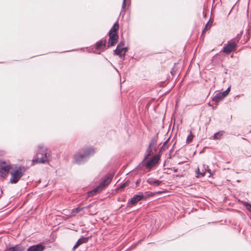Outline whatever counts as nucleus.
Wrapping results in <instances>:
<instances>
[{
	"mask_svg": "<svg viewBox=\"0 0 251 251\" xmlns=\"http://www.w3.org/2000/svg\"><path fill=\"white\" fill-rule=\"evenodd\" d=\"M156 142V139L155 138H153L151 140V141L149 145V147H150L151 148V147L154 145Z\"/></svg>",
	"mask_w": 251,
	"mask_h": 251,
	"instance_id": "27",
	"label": "nucleus"
},
{
	"mask_svg": "<svg viewBox=\"0 0 251 251\" xmlns=\"http://www.w3.org/2000/svg\"><path fill=\"white\" fill-rule=\"evenodd\" d=\"M222 133L221 132H218L216 133L214 135V139H220V137L222 136Z\"/></svg>",
	"mask_w": 251,
	"mask_h": 251,
	"instance_id": "25",
	"label": "nucleus"
},
{
	"mask_svg": "<svg viewBox=\"0 0 251 251\" xmlns=\"http://www.w3.org/2000/svg\"><path fill=\"white\" fill-rule=\"evenodd\" d=\"M12 168V166L9 161L0 159V176L1 177L6 178Z\"/></svg>",
	"mask_w": 251,
	"mask_h": 251,
	"instance_id": "5",
	"label": "nucleus"
},
{
	"mask_svg": "<svg viewBox=\"0 0 251 251\" xmlns=\"http://www.w3.org/2000/svg\"><path fill=\"white\" fill-rule=\"evenodd\" d=\"M45 249V246L42 243H39L29 247L26 251H44Z\"/></svg>",
	"mask_w": 251,
	"mask_h": 251,
	"instance_id": "8",
	"label": "nucleus"
},
{
	"mask_svg": "<svg viewBox=\"0 0 251 251\" xmlns=\"http://www.w3.org/2000/svg\"><path fill=\"white\" fill-rule=\"evenodd\" d=\"M236 43L235 39L231 40L227 44H226L223 48V51L226 54H229L234 51L236 49Z\"/></svg>",
	"mask_w": 251,
	"mask_h": 251,
	"instance_id": "6",
	"label": "nucleus"
},
{
	"mask_svg": "<svg viewBox=\"0 0 251 251\" xmlns=\"http://www.w3.org/2000/svg\"><path fill=\"white\" fill-rule=\"evenodd\" d=\"M239 35L238 34L237 36V38H238L237 40V42H238V40L240 38V37H239Z\"/></svg>",
	"mask_w": 251,
	"mask_h": 251,
	"instance_id": "33",
	"label": "nucleus"
},
{
	"mask_svg": "<svg viewBox=\"0 0 251 251\" xmlns=\"http://www.w3.org/2000/svg\"><path fill=\"white\" fill-rule=\"evenodd\" d=\"M243 204L246 207V208L251 212V204L246 201L242 202Z\"/></svg>",
	"mask_w": 251,
	"mask_h": 251,
	"instance_id": "22",
	"label": "nucleus"
},
{
	"mask_svg": "<svg viewBox=\"0 0 251 251\" xmlns=\"http://www.w3.org/2000/svg\"><path fill=\"white\" fill-rule=\"evenodd\" d=\"M144 198V196L142 194L139 195H134L130 200L128 201L127 204H135L140 201H141Z\"/></svg>",
	"mask_w": 251,
	"mask_h": 251,
	"instance_id": "11",
	"label": "nucleus"
},
{
	"mask_svg": "<svg viewBox=\"0 0 251 251\" xmlns=\"http://www.w3.org/2000/svg\"><path fill=\"white\" fill-rule=\"evenodd\" d=\"M127 49L126 48H121L120 46H117L116 50H114L115 53L119 57H123L125 56L126 52L127 51Z\"/></svg>",
	"mask_w": 251,
	"mask_h": 251,
	"instance_id": "10",
	"label": "nucleus"
},
{
	"mask_svg": "<svg viewBox=\"0 0 251 251\" xmlns=\"http://www.w3.org/2000/svg\"><path fill=\"white\" fill-rule=\"evenodd\" d=\"M89 207H90V206L84 207H81V208L80 207H76V208H74L72 211L71 216H75V215L77 213H78L79 212H80L81 211H82L83 209L88 208Z\"/></svg>",
	"mask_w": 251,
	"mask_h": 251,
	"instance_id": "17",
	"label": "nucleus"
},
{
	"mask_svg": "<svg viewBox=\"0 0 251 251\" xmlns=\"http://www.w3.org/2000/svg\"><path fill=\"white\" fill-rule=\"evenodd\" d=\"M211 27V25H209V23H207L205 26L204 29L202 31V33H203L206 30H208Z\"/></svg>",
	"mask_w": 251,
	"mask_h": 251,
	"instance_id": "28",
	"label": "nucleus"
},
{
	"mask_svg": "<svg viewBox=\"0 0 251 251\" xmlns=\"http://www.w3.org/2000/svg\"><path fill=\"white\" fill-rule=\"evenodd\" d=\"M168 141V139L167 140H166L164 143L163 146L160 148L159 152H161L163 151H165V150H166L168 148V145H167Z\"/></svg>",
	"mask_w": 251,
	"mask_h": 251,
	"instance_id": "20",
	"label": "nucleus"
},
{
	"mask_svg": "<svg viewBox=\"0 0 251 251\" xmlns=\"http://www.w3.org/2000/svg\"><path fill=\"white\" fill-rule=\"evenodd\" d=\"M206 169L205 168V166L204 165H203V169H202L201 170V172H205V173L206 172Z\"/></svg>",
	"mask_w": 251,
	"mask_h": 251,
	"instance_id": "30",
	"label": "nucleus"
},
{
	"mask_svg": "<svg viewBox=\"0 0 251 251\" xmlns=\"http://www.w3.org/2000/svg\"><path fill=\"white\" fill-rule=\"evenodd\" d=\"M51 152L45 147L39 146L36 157L32 160L33 162L37 163H45L50 161Z\"/></svg>",
	"mask_w": 251,
	"mask_h": 251,
	"instance_id": "1",
	"label": "nucleus"
},
{
	"mask_svg": "<svg viewBox=\"0 0 251 251\" xmlns=\"http://www.w3.org/2000/svg\"><path fill=\"white\" fill-rule=\"evenodd\" d=\"M193 139V135L192 134L191 131L190 132V134L187 136L186 142L187 143H189L191 142Z\"/></svg>",
	"mask_w": 251,
	"mask_h": 251,
	"instance_id": "23",
	"label": "nucleus"
},
{
	"mask_svg": "<svg viewBox=\"0 0 251 251\" xmlns=\"http://www.w3.org/2000/svg\"><path fill=\"white\" fill-rule=\"evenodd\" d=\"M147 182L150 185L153 186H159L162 183V181L153 178H149L147 180Z\"/></svg>",
	"mask_w": 251,
	"mask_h": 251,
	"instance_id": "14",
	"label": "nucleus"
},
{
	"mask_svg": "<svg viewBox=\"0 0 251 251\" xmlns=\"http://www.w3.org/2000/svg\"><path fill=\"white\" fill-rule=\"evenodd\" d=\"M96 49L100 50L105 47V40H101L98 42L96 44Z\"/></svg>",
	"mask_w": 251,
	"mask_h": 251,
	"instance_id": "18",
	"label": "nucleus"
},
{
	"mask_svg": "<svg viewBox=\"0 0 251 251\" xmlns=\"http://www.w3.org/2000/svg\"><path fill=\"white\" fill-rule=\"evenodd\" d=\"M4 251H25V248L21 245H16L14 246L6 247Z\"/></svg>",
	"mask_w": 251,
	"mask_h": 251,
	"instance_id": "9",
	"label": "nucleus"
},
{
	"mask_svg": "<svg viewBox=\"0 0 251 251\" xmlns=\"http://www.w3.org/2000/svg\"><path fill=\"white\" fill-rule=\"evenodd\" d=\"M89 239L88 237H85L84 236H81V238H80L74 247L73 248V250L75 251L76 248H77L80 245H82L83 243H86L88 242Z\"/></svg>",
	"mask_w": 251,
	"mask_h": 251,
	"instance_id": "13",
	"label": "nucleus"
},
{
	"mask_svg": "<svg viewBox=\"0 0 251 251\" xmlns=\"http://www.w3.org/2000/svg\"><path fill=\"white\" fill-rule=\"evenodd\" d=\"M160 159V155L157 154L153 156L151 159L145 162V166L147 169H151L156 165Z\"/></svg>",
	"mask_w": 251,
	"mask_h": 251,
	"instance_id": "7",
	"label": "nucleus"
},
{
	"mask_svg": "<svg viewBox=\"0 0 251 251\" xmlns=\"http://www.w3.org/2000/svg\"><path fill=\"white\" fill-rule=\"evenodd\" d=\"M124 43L123 42H120L117 46H120L121 48L124 47Z\"/></svg>",
	"mask_w": 251,
	"mask_h": 251,
	"instance_id": "29",
	"label": "nucleus"
},
{
	"mask_svg": "<svg viewBox=\"0 0 251 251\" xmlns=\"http://www.w3.org/2000/svg\"><path fill=\"white\" fill-rule=\"evenodd\" d=\"M112 176L111 175H106L103 180L101 181L99 186L97 187L93 190L88 192L89 197L94 196L97 193L101 191L106 186H107L111 181Z\"/></svg>",
	"mask_w": 251,
	"mask_h": 251,
	"instance_id": "4",
	"label": "nucleus"
},
{
	"mask_svg": "<svg viewBox=\"0 0 251 251\" xmlns=\"http://www.w3.org/2000/svg\"><path fill=\"white\" fill-rule=\"evenodd\" d=\"M119 24L117 22L115 23L109 32V34H117V31L119 29Z\"/></svg>",
	"mask_w": 251,
	"mask_h": 251,
	"instance_id": "16",
	"label": "nucleus"
},
{
	"mask_svg": "<svg viewBox=\"0 0 251 251\" xmlns=\"http://www.w3.org/2000/svg\"><path fill=\"white\" fill-rule=\"evenodd\" d=\"M225 95L223 92L216 94L212 98V100L215 102H218L225 98Z\"/></svg>",
	"mask_w": 251,
	"mask_h": 251,
	"instance_id": "15",
	"label": "nucleus"
},
{
	"mask_svg": "<svg viewBox=\"0 0 251 251\" xmlns=\"http://www.w3.org/2000/svg\"><path fill=\"white\" fill-rule=\"evenodd\" d=\"M94 153L95 150L92 148L82 150L75 155L74 161L75 163L80 164L84 163L88 157L93 155Z\"/></svg>",
	"mask_w": 251,
	"mask_h": 251,
	"instance_id": "2",
	"label": "nucleus"
},
{
	"mask_svg": "<svg viewBox=\"0 0 251 251\" xmlns=\"http://www.w3.org/2000/svg\"><path fill=\"white\" fill-rule=\"evenodd\" d=\"M26 169L24 166H19L17 169L11 172V177L10 182L11 184L17 183L21 178L24 176Z\"/></svg>",
	"mask_w": 251,
	"mask_h": 251,
	"instance_id": "3",
	"label": "nucleus"
},
{
	"mask_svg": "<svg viewBox=\"0 0 251 251\" xmlns=\"http://www.w3.org/2000/svg\"><path fill=\"white\" fill-rule=\"evenodd\" d=\"M109 39L108 46H113L117 42L118 35V34H109Z\"/></svg>",
	"mask_w": 251,
	"mask_h": 251,
	"instance_id": "12",
	"label": "nucleus"
},
{
	"mask_svg": "<svg viewBox=\"0 0 251 251\" xmlns=\"http://www.w3.org/2000/svg\"><path fill=\"white\" fill-rule=\"evenodd\" d=\"M151 152H152L151 148L150 147H148V149H147V150L146 151L144 161L146 160L149 157V156L151 154Z\"/></svg>",
	"mask_w": 251,
	"mask_h": 251,
	"instance_id": "19",
	"label": "nucleus"
},
{
	"mask_svg": "<svg viewBox=\"0 0 251 251\" xmlns=\"http://www.w3.org/2000/svg\"><path fill=\"white\" fill-rule=\"evenodd\" d=\"M196 173L197 174V177H200L205 176V172H201L199 168H198L196 170Z\"/></svg>",
	"mask_w": 251,
	"mask_h": 251,
	"instance_id": "21",
	"label": "nucleus"
},
{
	"mask_svg": "<svg viewBox=\"0 0 251 251\" xmlns=\"http://www.w3.org/2000/svg\"><path fill=\"white\" fill-rule=\"evenodd\" d=\"M226 92H228V93H229V91H230V88H229V87H228V88L226 90Z\"/></svg>",
	"mask_w": 251,
	"mask_h": 251,
	"instance_id": "32",
	"label": "nucleus"
},
{
	"mask_svg": "<svg viewBox=\"0 0 251 251\" xmlns=\"http://www.w3.org/2000/svg\"><path fill=\"white\" fill-rule=\"evenodd\" d=\"M126 0H123V4H122V10H121V13L122 14L123 12H125L126 11Z\"/></svg>",
	"mask_w": 251,
	"mask_h": 251,
	"instance_id": "24",
	"label": "nucleus"
},
{
	"mask_svg": "<svg viewBox=\"0 0 251 251\" xmlns=\"http://www.w3.org/2000/svg\"><path fill=\"white\" fill-rule=\"evenodd\" d=\"M129 184V183L126 181V182H124V183L122 184L119 187V189H123L126 186H128Z\"/></svg>",
	"mask_w": 251,
	"mask_h": 251,
	"instance_id": "26",
	"label": "nucleus"
},
{
	"mask_svg": "<svg viewBox=\"0 0 251 251\" xmlns=\"http://www.w3.org/2000/svg\"><path fill=\"white\" fill-rule=\"evenodd\" d=\"M223 93L225 95V97H226L228 94V92H226V91L223 92Z\"/></svg>",
	"mask_w": 251,
	"mask_h": 251,
	"instance_id": "31",
	"label": "nucleus"
}]
</instances>
